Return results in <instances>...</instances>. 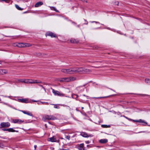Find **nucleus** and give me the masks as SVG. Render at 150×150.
<instances>
[{"instance_id": "obj_1", "label": "nucleus", "mask_w": 150, "mask_h": 150, "mask_svg": "<svg viewBox=\"0 0 150 150\" xmlns=\"http://www.w3.org/2000/svg\"><path fill=\"white\" fill-rule=\"evenodd\" d=\"M76 77L70 76L69 77L64 78L60 79L59 81L61 82H69L75 81L76 80Z\"/></svg>"}, {"instance_id": "obj_2", "label": "nucleus", "mask_w": 150, "mask_h": 150, "mask_svg": "<svg viewBox=\"0 0 150 150\" xmlns=\"http://www.w3.org/2000/svg\"><path fill=\"white\" fill-rule=\"evenodd\" d=\"M61 71L63 73L67 74H74V68L71 67L67 69H62Z\"/></svg>"}, {"instance_id": "obj_3", "label": "nucleus", "mask_w": 150, "mask_h": 150, "mask_svg": "<svg viewBox=\"0 0 150 150\" xmlns=\"http://www.w3.org/2000/svg\"><path fill=\"white\" fill-rule=\"evenodd\" d=\"M74 68V74L76 73H83L84 68L82 67L80 68Z\"/></svg>"}, {"instance_id": "obj_4", "label": "nucleus", "mask_w": 150, "mask_h": 150, "mask_svg": "<svg viewBox=\"0 0 150 150\" xmlns=\"http://www.w3.org/2000/svg\"><path fill=\"white\" fill-rule=\"evenodd\" d=\"M44 120L47 119L48 120H54L56 119V118L52 115H46L43 117Z\"/></svg>"}, {"instance_id": "obj_5", "label": "nucleus", "mask_w": 150, "mask_h": 150, "mask_svg": "<svg viewBox=\"0 0 150 150\" xmlns=\"http://www.w3.org/2000/svg\"><path fill=\"white\" fill-rule=\"evenodd\" d=\"M10 125V123L9 122H3L1 123L0 128H1L4 127H8Z\"/></svg>"}, {"instance_id": "obj_6", "label": "nucleus", "mask_w": 150, "mask_h": 150, "mask_svg": "<svg viewBox=\"0 0 150 150\" xmlns=\"http://www.w3.org/2000/svg\"><path fill=\"white\" fill-rule=\"evenodd\" d=\"M52 92L55 95H57L60 96H64V94L63 93H61L59 92L55 91L54 89H52Z\"/></svg>"}, {"instance_id": "obj_7", "label": "nucleus", "mask_w": 150, "mask_h": 150, "mask_svg": "<svg viewBox=\"0 0 150 150\" xmlns=\"http://www.w3.org/2000/svg\"><path fill=\"white\" fill-rule=\"evenodd\" d=\"M12 121L14 123H18L19 124H21L24 122L23 120L18 119H13V120Z\"/></svg>"}, {"instance_id": "obj_8", "label": "nucleus", "mask_w": 150, "mask_h": 150, "mask_svg": "<svg viewBox=\"0 0 150 150\" xmlns=\"http://www.w3.org/2000/svg\"><path fill=\"white\" fill-rule=\"evenodd\" d=\"M17 100L19 102L23 103H29L28 100L25 99H18Z\"/></svg>"}, {"instance_id": "obj_9", "label": "nucleus", "mask_w": 150, "mask_h": 150, "mask_svg": "<svg viewBox=\"0 0 150 150\" xmlns=\"http://www.w3.org/2000/svg\"><path fill=\"white\" fill-rule=\"evenodd\" d=\"M46 35L49 36H51L52 38L55 37L56 35L53 33L51 32H48L46 34Z\"/></svg>"}, {"instance_id": "obj_10", "label": "nucleus", "mask_w": 150, "mask_h": 150, "mask_svg": "<svg viewBox=\"0 0 150 150\" xmlns=\"http://www.w3.org/2000/svg\"><path fill=\"white\" fill-rule=\"evenodd\" d=\"M48 141H50L52 142H56L57 141V140L54 137H52L49 138L48 139Z\"/></svg>"}, {"instance_id": "obj_11", "label": "nucleus", "mask_w": 150, "mask_h": 150, "mask_svg": "<svg viewBox=\"0 0 150 150\" xmlns=\"http://www.w3.org/2000/svg\"><path fill=\"white\" fill-rule=\"evenodd\" d=\"M108 142V140L106 139H101L99 140V142L102 144L105 143H107Z\"/></svg>"}, {"instance_id": "obj_12", "label": "nucleus", "mask_w": 150, "mask_h": 150, "mask_svg": "<svg viewBox=\"0 0 150 150\" xmlns=\"http://www.w3.org/2000/svg\"><path fill=\"white\" fill-rule=\"evenodd\" d=\"M43 4V3L42 1L38 2L35 5V7H38L39 6L42 5Z\"/></svg>"}, {"instance_id": "obj_13", "label": "nucleus", "mask_w": 150, "mask_h": 150, "mask_svg": "<svg viewBox=\"0 0 150 150\" xmlns=\"http://www.w3.org/2000/svg\"><path fill=\"white\" fill-rule=\"evenodd\" d=\"M70 42L71 43H78L79 42L78 40H76L74 38H72L70 40Z\"/></svg>"}, {"instance_id": "obj_14", "label": "nucleus", "mask_w": 150, "mask_h": 150, "mask_svg": "<svg viewBox=\"0 0 150 150\" xmlns=\"http://www.w3.org/2000/svg\"><path fill=\"white\" fill-rule=\"evenodd\" d=\"M22 112L25 114H27V115L33 116V114L30 112H27L25 111H22Z\"/></svg>"}, {"instance_id": "obj_15", "label": "nucleus", "mask_w": 150, "mask_h": 150, "mask_svg": "<svg viewBox=\"0 0 150 150\" xmlns=\"http://www.w3.org/2000/svg\"><path fill=\"white\" fill-rule=\"evenodd\" d=\"M0 73L2 74H6L7 73V71L6 69H0Z\"/></svg>"}, {"instance_id": "obj_16", "label": "nucleus", "mask_w": 150, "mask_h": 150, "mask_svg": "<svg viewBox=\"0 0 150 150\" xmlns=\"http://www.w3.org/2000/svg\"><path fill=\"white\" fill-rule=\"evenodd\" d=\"M80 134L81 136L85 137H89L87 133L84 132H81Z\"/></svg>"}, {"instance_id": "obj_17", "label": "nucleus", "mask_w": 150, "mask_h": 150, "mask_svg": "<svg viewBox=\"0 0 150 150\" xmlns=\"http://www.w3.org/2000/svg\"><path fill=\"white\" fill-rule=\"evenodd\" d=\"M91 72V70L88 69H85L84 68V71H83V73H88L90 72Z\"/></svg>"}, {"instance_id": "obj_18", "label": "nucleus", "mask_w": 150, "mask_h": 150, "mask_svg": "<svg viewBox=\"0 0 150 150\" xmlns=\"http://www.w3.org/2000/svg\"><path fill=\"white\" fill-rule=\"evenodd\" d=\"M18 47H24V43H17Z\"/></svg>"}, {"instance_id": "obj_19", "label": "nucleus", "mask_w": 150, "mask_h": 150, "mask_svg": "<svg viewBox=\"0 0 150 150\" xmlns=\"http://www.w3.org/2000/svg\"><path fill=\"white\" fill-rule=\"evenodd\" d=\"M145 81L146 83L149 85H150V79L148 78L145 79Z\"/></svg>"}, {"instance_id": "obj_20", "label": "nucleus", "mask_w": 150, "mask_h": 150, "mask_svg": "<svg viewBox=\"0 0 150 150\" xmlns=\"http://www.w3.org/2000/svg\"><path fill=\"white\" fill-rule=\"evenodd\" d=\"M52 105H54V108H55L59 109V106L60 105V104H52Z\"/></svg>"}, {"instance_id": "obj_21", "label": "nucleus", "mask_w": 150, "mask_h": 150, "mask_svg": "<svg viewBox=\"0 0 150 150\" xmlns=\"http://www.w3.org/2000/svg\"><path fill=\"white\" fill-rule=\"evenodd\" d=\"M134 121L139 122H143L146 125L147 124L146 122H144L143 120L141 119L137 120H134Z\"/></svg>"}, {"instance_id": "obj_22", "label": "nucleus", "mask_w": 150, "mask_h": 150, "mask_svg": "<svg viewBox=\"0 0 150 150\" xmlns=\"http://www.w3.org/2000/svg\"><path fill=\"white\" fill-rule=\"evenodd\" d=\"M8 131L9 132H16V131L13 128H10L8 129Z\"/></svg>"}, {"instance_id": "obj_23", "label": "nucleus", "mask_w": 150, "mask_h": 150, "mask_svg": "<svg viewBox=\"0 0 150 150\" xmlns=\"http://www.w3.org/2000/svg\"><path fill=\"white\" fill-rule=\"evenodd\" d=\"M24 47H29L31 46V45L28 43H24Z\"/></svg>"}, {"instance_id": "obj_24", "label": "nucleus", "mask_w": 150, "mask_h": 150, "mask_svg": "<svg viewBox=\"0 0 150 150\" xmlns=\"http://www.w3.org/2000/svg\"><path fill=\"white\" fill-rule=\"evenodd\" d=\"M30 81H29V83L31 84H34L36 82V80H35L34 81H33V80L31 79L29 80Z\"/></svg>"}, {"instance_id": "obj_25", "label": "nucleus", "mask_w": 150, "mask_h": 150, "mask_svg": "<svg viewBox=\"0 0 150 150\" xmlns=\"http://www.w3.org/2000/svg\"><path fill=\"white\" fill-rule=\"evenodd\" d=\"M101 127L103 128H107V127H110V125H101Z\"/></svg>"}, {"instance_id": "obj_26", "label": "nucleus", "mask_w": 150, "mask_h": 150, "mask_svg": "<svg viewBox=\"0 0 150 150\" xmlns=\"http://www.w3.org/2000/svg\"><path fill=\"white\" fill-rule=\"evenodd\" d=\"M15 6L16 8L18 10H23V9L21 8L19 6L16 4L15 5Z\"/></svg>"}, {"instance_id": "obj_27", "label": "nucleus", "mask_w": 150, "mask_h": 150, "mask_svg": "<svg viewBox=\"0 0 150 150\" xmlns=\"http://www.w3.org/2000/svg\"><path fill=\"white\" fill-rule=\"evenodd\" d=\"M108 96H105V97H93V98H105L108 97Z\"/></svg>"}, {"instance_id": "obj_28", "label": "nucleus", "mask_w": 150, "mask_h": 150, "mask_svg": "<svg viewBox=\"0 0 150 150\" xmlns=\"http://www.w3.org/2000/svg\"><path fill=\"white\" fill-rule=\"evenodd\" d=\"M79 148H84V144H80L79 145Z\"/></svg>"}, {"instance_id": "obj_29", "label": "nucleus", "mask_w": 150, "mask_h": 150, "mask_svg": "<svg viewBox=\"0 0 150 150\" xmlns=\"http://www.w3.org/2000/svg\"><path fill=\"white\" fill-rule=\"evenodd\" d=\"M25 81H24L25 83H29L30 81H29V79H25Z\"/></svg>"}, {"instance_id": "obj_30", "label": "nucleus", "mask_w": 150, "mask_h": 150, "mask_svg": "<svg viewBox=\"0 0 150 150\" xmlns=\"http://www.w3.org/2000/svg\"><path fill=\"white\" fill-rule=\"evenodd\" d=\"M25 79H20L19 80V81L20 82L24 83Z\"/></svg>"}, {"instance_id": "obj_31", "label": "nucleus", "mask_w": 150, "mask_h": 150, "mask_svg": "<svg viewBox=\"0 0 150 150\" xmlns=\"http://www.w3.org/2000/svg\"><path fill=\"white\" fill-rule=\"evenodd\" d=\"M36 82H35V83H43V84H44V83H43L42 82V81H37V80H36Z\"/></svg>"}, {"instance_id": "obj_32", "label": "nucleus", "mask_w": 150, "mask_h": 150, "mask_svg": "<svg viewBox=\"0 0 150 150\" xmlns=\"http://www.w3.org/2000/svg\"><path fill=\"white\" fill-rule=\"evenodd\" d=\"M70 136L69 135L67 136L66 137V138L67 139H68L69 140L70 139Z\"/></svg>"}, {"instance_id": "obj_33", "label": "nucleus", "mask_w": 150, "mask_h": 150, "mask_svg": "<svg viewBox=\"0 0 150 150\" xmlns=\"http://www.w3.org/2000/svg\"><path fill=\"white\" fill-rule=\"evenodd\" d=\"M13 46L14 47H18L17 43H15L13 44Z\"/></svg>"}, {"instance_id": "obj_34", "label": "nucleus", "mask_w": 150, "mask_h": 150, "mask_svg": "<svg viewBox=\"0 0 150 150\" xmlns=\"http://www.w3.org/2000/svg\"><path fill=\"white\" fill-rule=\"evenodd\" d=\"M1 0L2 1H4L5 2H6V3H9V0Z\"/></svg>"}, {"instance_id": "obj_35", "label": "nucleus", "mask_w": 150, "mask_h": 150, "mask_svg": "<svg viewBox=\"0 0 150 150\" xmlns=\"http://www.w3.org/2000/svg\"><path fill=\"white\" fill-rule=\"evenodd\" d=\"M115 5H118L119 4V2L118 1H116L115 2Z\"/></svg>"}, {"instance_id": "obj_36", "label": "nucleus", "mask_w": 150, "mask_h": 150, "mask_svg": "<svg viewBox=\"0 0 150 150\" xmlns=\"http://www.w3.org/2000/svg\"><path fill=\"white\" fill-rule=\"evenodd\" d=\"M53 9L55 11H56L57 12H59L54 7H53Z\"/></svg>"}, {"instance_id": "obj_37", "label": "nucleus", "mask_w": 150, "mask_h": 150, "mask_svg": "<svg viewBox=\"0 0 150 150\" xmlns=\"http://www.w3.org/2000/svg\"><path fill=\"white\" fill-rule=\"evenodd\" d=\"M79 150H85L84 148H78Z\"/></svg>"}, {"instance_id": "obj_38", "label": "nucleus", "mask_w": 150, "mask_h": 150, "mask_svg": "<svg viewBox=\"0 0 150 150\" xmlns=\"http://www.w3.org/2000/svg\"><path fill=\"white\" fill-rule=\"evenodd\" d=\"M42 103H41V104H43L44 103H46V104H48V103L47 102H42Z\"/></svg>"}, {"instance_id": "obj_39", "label": "nucleus", "mask_w": 150, "mask_h": 150, "mask_svg": "<svg viewBox=\"0 0 150 150\" xmlns=\"http://www.w3.org/2000/svg\"><path fill=\"white\" fill-rule=\"evenodd\" d=\"M39 85V86L42 87L45 90V88L42 85Z\"/></svg>"}, {"instance_id": "obj_40", "label": "nucleus", "mask_w": 150, "mask_h": 150, "mask_svg": "<svg viewBox=\"0 0 150 150\" xmlns=\"http://www.w3.org/2000/svg\"><path fill=\"white\" fill-rule=\"evenodd\" d=\"M85 143L87 144H89L90 142L89 141H85Z\"/></svg>"}, {"instance_id": "obj_41", "label": "nucleus", "mask_w": 150, "mask_h": 150, "mask_svg": "<svg viewBox=\"0 0 150 150\" xmlns=\"http://www.w3.org/2000/svg\"><path fill=\"white\" fill-rule=\"evenodd\" d=\"M82 87V86H80V87H78L77 88V90H79V89H80V88H81Z\"/></svg>"}, {"instance_id": "obj_42", "label": "nucleus", "mask_w": 150, "mask_h": 150, "mask_svg": "<svg viewBox=\"0 0 150 150\" xmlns=\"http://www.w3.org/2000/svg\"><path fill=\"white\" fill-rule=\"evenodd\" d=\"M2 130L3 131H8V129H3Z\"/></svg>"}, {"instance_id": "obj_43", "label": "nucleus", "mask_w": 150, "mask_h": 150, "mask_svg": "<svg viewBox=\"0 0 150 150\" xmlns=\"http://www.w3.org/2000/svg\"><path fill=\"white\" fill-rule=\"evenodd\" d=\"M42 103V102H38V105H41V103Z\"/></svg>"}, {"instance_id": "obj_44", "label": "nucleus", "mask_w": 150, "mask_h": 150, "mask_svg": "<svg viewBox=\"0 0 150 150\" xmlns=\"http://www.w3.org/2000/svg\"><path fill=\"white\" fill-rule=\"evenodd\" d=\"M83 2H87V1H85V0H81Z\"/></svg>"}, {"instance_id": "obj_45", "label": "nucleus", "mask_w": 150, "mask_h": 150, "mask_svg": "<svg viewBox=\"0 0 150 150\" xmlns=\"http://www.w3.org/2000/svg\"><path fill=\"white\" fill-rule=\"evenodd\" d=\"M34 148H35V150L37 147V146L36 145H34Z\"/></svg>"}, {"instance_id": "obj_46", "label": "nucleus", "mask_w": 150, "mask_h": 150, "mask_svg": "<svg viewBox=\"0 0 150 150\" xmlns=\"http://www.w3.org/2000/svg\"><path fill=\"white\" fill-rule=\"evenodd\" d=\"M74 96H74H76V98H77L78 97V96L77 95H75V94H74V95H73Z\"/></svg>"}, {"instance_id": "obj_47", "label": "nucleus", "mask_w": 150, "mask_h": 150, "mask_svg": "<svg viewBox=\"0 0 150 150\" xmlns=\"http://www.w3.org/2000/svg\"><path fill=\"white\" fill-rule=\"evenodd\" d=\"M124 117L126 119H129L127 117H126L125 116H124Z\"/></svg>"}, {"instance_id": "obj_48", "label": "nucleus", "mask_w": 150, "mask_h": 150, "mask_svg": "<svg viewBox=\"0 0 150 150\" xmlns=\"http://www.w3.org/2000/svg\"><path fill=\"white\" fill-rule=\"evenodd\" d=\"M40 55H41V54H39H39H38V55H37V56H40Z\"/></svg>"}, {"instance_id": "obj_49", "label": "nucleus", "mask_w": 150, "mask_h": 150, "mask_svg": "<svg viewBox=\"0 0 150 150\" xmlns=\"http://www.w3.org/2000/svg\"><path fill=\"white\" fill-rule=\"evenodd\" d=\"M5 97H8V98H10L11 96H8V97H7V96H5Z\"/></svg>"}, {"instance_id": "obj_50", "label": "nucleus", "mask_w": 150, "mask_h": 150, "mask_svg": "<svg viewBox=\"0 0 150 150\" xmlns=\"http://www.w3.org/2000/svg\"><path fill=\"white\" fill-rule=\"evenodd\" d=\"M33 101H34V102H37V101H36V100H33Z\"/></svg>"}, {"instance_id": "obj_51", "label": "nucleus", "mask_w": 150, "mask_h": 150, "mask_svg": "<svg viewBox=\"0 0 150 150\" xmlns=\"http://www.w3.org/2000/svg\"><path fill=\"white\" fill-rule=\"evenodd\" d=\"M1 61H0V64H1Z\"/></svg>"}, {"instance_id": "obj_52", "label": "nucleus", "mask_w": 150, "mask_h": 150, "mask_svg": "<svg viewBox=\"0 0 150 150\" xmlns=\"http://www.w3.org/2000/svg\"><path fill=\"white\" fill-rule=\"evenodd\" d=\"M45 125L46 127H47V125H46V124H45Z\"/></svg>"}, {"instance_id": "obj_53", "label": "nucleus", "mask_w": 150, "mask_h": 150, "mask_svg": "<svg viewBox=\"0 0 150 150\" xmlns=\"http://www.w3.org/2000/svg\"><path fill=\"white\" fill-rule=\"evenodd\" d=\"M83 96H85V95H83Z\"/></svg>"}, {"instance_id": "obj_54", "label": "nucleus", "mask_w": 150, "mask_h": 150, "mask_svg": "<svg viewBox=\"0 0 150 150\" xmlns=\"http://www.w3.org/2000/svg\"><path fill=\"white\" fill-rule=\"evenodd\" d=\"M89 146V145H87V147H88V146Z\"/></svg>"}, {"instance_id": "obj_55", "label": "nucleus", "mask_w": 150, "mask_h": 150, "mask_svg": "<svg viewBox=\"0 0 150 150\" xmlns=\"http://www.w3.org/2000/svg\"><path fill=\"white\" fill-rule=\"evenodd\" d=\"M96 22V23H98V22Z\"/></svg>"}, {"instance_id": "obj_56", "label": "nucleus", "mask_w": 150, "mask_h": 150, "mask_svg": "<svg viewBox=\"0 0 150 150\" xmlns=\"http://www.w3.org/2000/svg\"><path fill=\"white\" fill-rule=\"evenodd\" d=\"M64 150H67L66 149H64Z\"/></svg>"}, {"instance_id": "obj_57", "label": "nucleus", "mask_w": 150, "mask_h": 150, "mask_svg": "<svg viewBox=\"0 0 150 150\" xmlns=\"http://www.w3.org/2000/svg\"><path fill=\"white\" fill-rule=\"evenodd\" d=\"M1 99H0V101H1Z\"/></svg>"}]
</instances>
